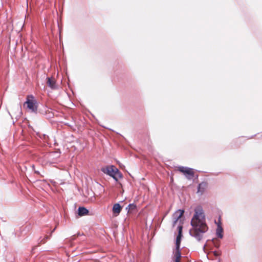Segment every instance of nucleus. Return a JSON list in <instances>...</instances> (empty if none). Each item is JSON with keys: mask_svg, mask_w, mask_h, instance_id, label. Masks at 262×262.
<instances>
[{"mask_svg": "<svg viewBox=\"0 0 262 262\" xmlns=\"http://www.w3.org/2000/svg\"><path fill=\"white\" fill-rule=\"evenodd\" d=\"M102 171L107 174L113 177L115 180H117L116 176L119 175L118 169L114 166H109L102 168Z\"/></svg>", "mask_w": 262, "mask_h": 262, "instance_id": "nucleus-4", "label": "nucleus"}, {"mask_svg": "<svg viewBox=\"0 0 262 262\" xmlns=\"http://www.w3.org/2000/svg\"><path fill=\"white\" fill-rule=\"evenodd\" d=\"M213 253L215 256H218L220 254L217 251H214Z\"/></svg>", "mask_w": 262, "mask_h": 262, "instance_id": "nucleus-12", "label": "nucleus"}, {"mask_svg": "<svg viewBox=\"0 0 262 262\" xmlns=\"http://www.w3.org/2000/svg\"><path fill=\"white\" fill-rule=\"evenodd\" d=\"M184 211L183 210L179 209L177 210L172 215L173 226H174L179 220L183 215Z\"/></svg>", "mask_w": 262, "mask_h": 262, "instance_id": "nucleus-6", "label": "nucleus"}, {"mask_svg": "<svg viewBox=\"0 0 262 262\" xmlns=\"http://www.w3.org/2000/svg\"><path fill=\"white\" fill-rule=\"evenodd\" d=\"M201 186V184H200V185H199L198 192H200V191Z\"/></svg>", "mask_w": 262, "mask_h": 262, "instance_id": "nucleus-13", "label": "nucleus"}, {"mask_svg": "<svg viewBox=\"0 0 262 262\" xmlns=\"http://www.w3.org/2000/svg\"><path fill=\"white\" fill-rule=\"evenodd\" d=\"M178 170L183 173L188 179H191L194 176L193 170L192 168L184 166H179Z\"/></svg>", "mask_w": 262, "mask_h": 262, "instance_id": "nucleus-5", "label": "nucleus"}, {"mask_svg": "<svg viewBox=\"0 0 262 262\" xmlns=\"http://www.w3.org/2000/svg\"><path fill=\"white\" fill-rule=\"evenodd\" d=\"M121 211V206L118 203L115 204L113 207V213L114 214H115V215L116 216L118 215L120 213Z\"/></svg>", "mask_w": 262, "mask_h": 262, "instance_id": "nucleus-7", "label": "nucleus"}, {"mask_svg": "<svg viewBox=\"0 0 262 262\" xmlns=\"http://www.w3.org/2000/svg\"><path fill=\"white\" fill-rule=\"evenodd\" d=\"M78 214L79 216L86 215L89 213V211L84 207H79L78 209Z\"/></svg>", "mask_w": 262, "mask_h": 262, "instance_id": "nucleus-10", "label": "nucleus"}, {"mask_svg": "<svg viewBox=\"0 0 262 262\" xmlns=\"http://www.w3.org/2000/svg\"><path fill=\"white\" fill-rule=\"evenodd\" d=\"M182 225L180 224L178 227V234L176 238V247L173 250L172 259L173 262H180L181 253L180 251V246L182 237Z\"/></svg>", "mask_w": 262, "mask_h": 262, "instance_id": "nucleus-2", "label": "nucleus"}, {"mask_svg": "<svg viewBox=\"0 0 262 262\" xmlns=\"http://www.w3.org/2000/svg\"><path fill=\"white\" fill-rule=\"evenodd\" d=\"M223 230L222 227H221V225L220 224H217V227L216 230V236L218 237L222 238L223 237Z\"/></svg>", "mask_w": 262, "mask_h": 262, "instance_id": "nucleus-9", "label": "nucleus"}, {"mask_svg": "<svg viewBox=\"0 0 262 262\" xmlns=\"http://www.w3.org/2000/svg\"><path fill=\"white\" fill-rule=\"evenodd\" d=\"M206 246V244H205L204 246V249H205Z\"/></svg>", "mask_w": 262, "mask_h": 262, "instance_id": "nucleus-14", "label": "nucleus"}, {"mask_svg": "<svg viewBox=\"0 0 262 262\" xmlns=\"http://www.w3.org/2000/svg\"><path fill=\"white\" fill-rule=\"evenodd\" d=\"M128 209H133L134 208H135L136 207V206L134 205V204H130L128 205Z\"/></svg>", "mask_w": 262, "mask_h": 262, "instance_id": "nucleus-11", "label": "nucleus"}, {"mask_svg": "<svg viewBox=\"0 0 262 262\" xmlns=\"http://www.w3.org/2000/svg\"><path fill=\"white\" fill-rule=\"evenodd\" d=\"M190 224L192 228L189 230L190 235L198 241H200L203 238L204 234L208 229L205 213L201 206H199L195 208Z\"/></svg>", "mask_w": 262, "mask_h": 262, "instance_id": "nucleus-1", "label": "nucleus"}, {"mask_svg": "<svg viewBox=\"0 0 262 262\" xmlns=\"http://www.w3.org/2000/svg\"><path fill=\"white\" fill-rule=\"evenodd\" d=\"M47 84L52 89H56V85L54 79L52 78L48 77L47 78Z\"/></svg>", "mask_w": 262, "mask_h": 262, "instance_id": "nucleus-8", "label": "nucleus"}, {"mask_svg": "<svg viewBox=\"0 0 262 262\" xmlns=\"http://www.w3.org/2000/svg\"><path fill=\"white\" fill-rule=\"evenodd\" d=\"M24 105L32 112H36L37 109V102L33 95H28Z\"/></svg>", "mask_w": 262, "mask_h": 262, "instance_id": "nucleus-3", "label": "nucleus"}]
</instances>
